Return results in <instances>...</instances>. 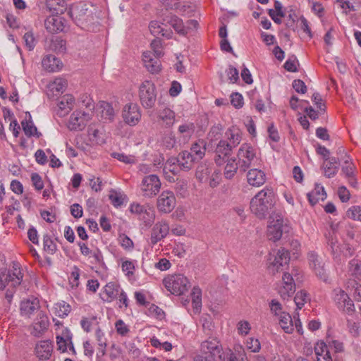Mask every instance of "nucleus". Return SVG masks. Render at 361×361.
Returning a JSON list of instances; mask_svg holds the SVG:
<instances>
[{
  "instance_id": "nucleus-1",
  "label": "nucleus",
  "mask_w": 361,
  "mask_h": 361,
  "mask_svg": "<svg viewBox=\"0 0 361 361\" xmlns=\"http://www.w3.org/2000/svg\"><path fill=\"white\" fill-rule=\"evenodd\" d=\"M68 13L75 24L82 30L93 32L99 25V10L93 4L84 2L75 4Z\"/></svg>"
},
{
  "instance_id": "nucleus-2",
  "label": "nucleus",
  "mask_w": 361,
  "mask_h": 361,
  "mask_svg": "<svg viewBox=\"0 0 361 361\" xmlns=\"http://www.w3.org/2000/svg\"><path fill=\"white\" fill-rule=\"evenodd\" d=\"M23 277V274L18 263H13L11 269L0 273V289L4 290L8 287L5 298L8 303L11 302L16 288L21 283Z\"/></svg>"
},
{
  "instance_id": "nucleus-3",
  "label": "nucleus",
  "mask_w": 361,
  "mask_h": 361,
  "mask_svg": "<svg viewBox=\"0 0 361 361\" xmlns=\"http://www.w3.org/2000/svg\"><path fill=\"white\" fill-rule=\"evenodd\" d=\"M290 227L287 219H284L281 212L269 216L267 226V235L269 240L276 241L281 239L283 233H288Z\"/></svg>"
},
{
  "instance_id": "nucleus-4",
  "label": "nucleus",
  "mask_w": 361,
  "mask_h": 361,
  "mask_svg": "<svg viewBox=\"0 0 361 361\" xmlns=\"http://www.w3.org/2000/svg\"><path fill=\"white\" fill-rule=\"evenodd\" d=\"M237 157L239 168L243 171L252 166L258 165L257 150L250 144H243L238 149Z\"/></svg>"
},
{
  "instance_id": "nucleus-5",
  "label": "nucleus",
  "mask_w": 361,
  "mask_h": 361,
  "mask_svg": "<svg viewBox=\"0 0 361 361\" xmlns=\"http://www.w3.org/2000/svg\"><path fill=\"white\" fill-rule=\"evenodd\" d=\"M139 98L142 106L145 109L154 107L157 97V87L154 83L149 80H145L139 86Z\"/></svg>"
},
{
  "instance_id": "nucleus-6",
  "label": "nucleus",
  "mask_w": 361,
  "mask_h": 361,
  "mask_svg": "<svg viewBox=\"0 0 361 361\" xmlns=\"http://www.w3.org/2000/svg\"><path fill=\"white\" fill-rule=\"evenodd\" d=\"M165 288L173 295H181L188 290V279L182 274L169 275L163 280Z\"/></svg>"
},
{
  "instance_id": "nucleus-7",
  "label": "nucleus",
  "mask_w": 361,
  "mask_h": 361,
  "mask_svg": "<svg viewBox=\"0 0 361 361\" xmlns=\"http://www.w3.org/2000/svg\"><path fill=\"white\" fill-rule=\"evenodd\" d=\"M201 351L205 355L203 361H217L221 357L222 348L219 341L215 338H209L201 344Z\"/></svg>"
},
{
  "instance_id": "nucleus-8",
  "label": "nucleus",
  "mask_w": 361,
  "mask_h": 361,
  "mask_svg": "<svg viewBox=\"0 0 361 361\" xmlns=\"http://www.w3.org/2000/svg\"><path fill=\"white\" fill-rule=\"evenodd\" d=\"M307 258L310 267L316 276L320 280L328 283L329 274L323 258L314 251H310L307 255Z\"/></svg>"
},
{
  "instance_id": "nucleus-9",
  "label": "nucleus",
  "mask_w": 361,
  "mask_h": 361,
  "mask_svg": "<svg viewBox=\"0 0 361 361\" xmlns=\"http://www.w3.org/2000/svg\"><path fill=\"white\" fill-rule=\"evenodd\" d=\"M121 117L123 122L130 126H135L141 120L142 111L140 107L135 103H128L122 109Z\"/></svg>"
},
{
  "instance_id": "nucleus-10",
  "label": "nucleus",
  "mask_w": 361,
  "mask_h": 361,
  "mask_svg": "<svg viewBox=\"0 0 361 361\" xmlns=\"http://www.w3.org/2000/svg\"><path fill=\"white\" fill-rule=\"evenodd\" d=\"M129 210L132 214H135L140 221H142L145 225H150L154 220V211L149 204H130Z\"/></svg>"
},
{
  "instance_id": "nucleus-11",
  "label": "nucleus",
  "mask_w": 361,
  "mask_h": 361,
  "mask_svg": "<svg viewBox=\"0 0 361 361\" xmlns=\"http://www.w3.org/2000/svg\"><path fill=\"white\" fill-rule=\"evenodd\" d=\"M297 275V270L293 269L292 273L285 272L282 277V282L279 287V294L283 299H288L295 291V283L293 276Z\"/></svg>"
},
{
  "instance_id": "nucleus-12",
  "label": "nucleus",
  "mask_w": 361,
  "mask_h": 361,
  "mask_svg": "<svg viewBox=\"0 0 361 361\" xmlns=\"http://www.w3.org/2000/svg\"><path fill=\"white\" fill-rule=\"evenodd\" d=\"M161 188V182L157 175L145 176L141 183L140 188L143 196L151 197L157 195Z\"/></svg>"
},
{
  "instance_id": "nucleus-13",
  "label": "nucleus",
  "mask_w": 361,
  "mask_h": 361,
  "mask_svg": "<svg viewBox=\"0 0 361 361\" xmlns=\"http://www.w3.org/2000/svg\"><path fill=\"white\" fill-rule=\"evenodd\" d=\"M91 119L92 114L90 112L75 111L70 117L68 128L71 130H82Z\"/></svg>"
},
{
  "instance_id": "nucleus-14",
  "label": "nucleus",
  "mask_w": 361,
  "mask_h": 361,
  "mask_svg": "<svg viewBox=\"0 0 361 361\" xmlns=\"http://www.w3.org/2000/svg\"><path fill=\"white\" fill-rule=\"evenodd\" d=\"M157 122L165 128H171L176 121V114L169 106H160L154 111Z\"/></svg>"
},
{
  "instance_id": "nucleus-15",
  "label": "nucleus",
  "mask_w": 361,
  "mask_h": 361,
  "mask_svg": "<svg viewBox=\"0 0 361 361\" xmlns=\"http://www.w3.org/2000/svg\"><path fill=\"white\" fill-rule=\"evenodd\" d=\"M78 245L80 247L81 254L83 256L88 257L90 262L93 264L94 267H102L105 264L102 253L98 248L91 250L82 242H78Z\"/></svg>"
},
{
  "instance_id": "nucleus-16",
  "label": "nucleus",
  "mask_w": 361,
  "mask_h": 361,
  "mask_svg": "<svg viewBox=\"0 0 361 361\" xmlns=\"http://www.w3.org/2000/svg\"><path fill=\"white\" fill-rule=\"evenodd\" d=\"M290 260L289 252L285 248L281 247L279 249L274 256L269 259V267L268 269L270 272L275 274L278 272L280 267L283 264H287Z\"/></svg>"
},
{
  "instance_id": "nucleus-17",
  "label": "nucleus",
  "mask_w": 361,
  "mask_h": 361,
  "mask_svg": "<svg viewBox=\"0 0 361 361\" xmlns=\"http://www.w3.org/2000/svg\"><path fill=\"white\" fill-rule=\"evenodd\" d=\"M49 326L48 316L43 311H39L30 327V334L35 337H39L47 330Z\"/></svg>"
},
{
  "instance_id": "nucleus-18",
  "label": "nucleus",
  "mask_w": 361,
  "mask_h": 361,
  "mask_svg": "<svg viewBox=\"0 0 361 361\" xmlns=\"http://www.w3.org/2000/svg\"><path fill=\"white\" fill-rule=\"evenodd\" d=\"M39 301L36 298H30L21 301L20 312L23 317L30 318L36 311L39 310Z\"/></svg>"
},
{
  "instance_id": "nucleus-19",
  "label": "nucleus",
  "mask_w": 361,
  "mask_h": 361,
  "mask_svg": "<svg viewBox=\"0 0 361 361\" xmlns=\"http://www.w3.org/2000/svg\"><path fill=\"white\" fill-rule=\"evenodd\" d=\"M66 20L58 15H51L44 21L47 30L51 33L63 32L65 28Z\"/></svg>"
},
{
  "instance_id": "nucleus-20",
  "label": "nucleus",
  "mask_w": 361,
  "mask_h": 361,
  "mask_svg": "<svg viewBox=\"0 0 361 361\" xmlns=\"http://www.w3.org/2000/svg\"><path fill=\"white\" fill-rule=\"evenodd\" d=\"M169 232V226L166 222H158L152 228L150 236V243L154 245L166 238Z\"/></svg>"
},
{
  "instance_id": "nucleus-21",
  "label": "nucleus",
  "mask_w": 361,
  "mask_h": 361,
  "mask_svg": "<svg viewBox=\"0 0 361 361\" xmlns=\"http://www.w3.org/2000/svg\"><path fill=\"white\" fill-rule=\"evenodd\" d=\"M159 57L153 55L150 51H144L142 54V61L147 70L152 73H157L161 70Z\"/></svg>"
},
{
  "instance_id": "nucleus-22",
  "label": "nucleus",
  "mask_w": 361,
  "mask_h": 361,
  "mask_svg": "<svg viewBox=\"0 0 361 361\" xmlns=\"http://www.w3.org/2000/svg\"><path fill=\"white\" fill-rule=\"evenodd\" d=\"M329 245L334 259L341 260L342 257L346 258L353 255V250L348 245H341L337 241L333 240H331Z\"/></svg>"
},
{
  "instance_id": "nucleus-23",
  "label": "nucleus",
  "mask_w": 361,
  "mask_h": 361,
  "mask_svg": "<svg viewBox=\"0 0 361 361\" xmlns=\"http://www.w3.org/2000/svg\"><path fill=\"white\" fill-rule=\"evenodd\" d=\"M334 233H338L342 238L353 239L355 235V228L347 221H341L336 225H331Z\"/></svg>"
},
{
  "instance_id": "nucleus-24",
  "label": "nucleus",
  "mask_w": 361,
  "mask_h": 361,
  "mask_svg": "<svg viewBox=\"0 0 361 361\" xmlns=\"http://www.w3.org/2000/svg\"><path fill=\"white\" fill-rule=\"evenodd\" d=\"M53 350L52 343L48 340L40 341L35 346L37 356L43 360L49 359Z\"/></svg>"
},
{
  "instance_id": "nucleus-25",
  "label": "nucleus",
  "mask_w": 361,
  "mask_h": 361,
  "mask_svg": "<svg viewBox=\"0 0 361 361\" xmlns=\"http://www.w3.org/2000/svg\"><path fill=\"white\" fill-rule=\"evenodd\" d=\"M75 98L72 94H66L61 97L59 101L58 106L59 115L64 116L67 115L74 107Z\"/></svg>"
},
{
  "instance_id": "nucleus-26",
  "label": "nucleus",
  "mask_w": 361,
  "mask_h": 361,
  "mask_svg": "<svg viewBox=\"0 0 361 361\" xmlns=\"http://www.w3.org/2000/svg\"><path fill=\"white\" fill-rule=\"evenodd\" d=\"M250 209L253 214L259 219H264L268 214L276 213L274 205L269 204H250Z\"/></svg>"
},
{
  "instance_id": "nucleus-27",
  "label": "nucleus",
  "mask_w": 361,
  "mask_h": 361,
  "mask_svg": "<svg viewBox=\"0 0 361 361\" xmlns=\"http://www.w3.org/2000/svg\"><path fill=\"white\" fill-rule=\"evenodd\" d=\"M247 182L250 185L259 187L266 181V175L262 170L252 169L247 173Z\"/></svg>"
},
{
  "instance_id": "nucleus-28",
  "label": "nucleus",
  "mask_w": 361,
  "mask_h": 361,
  "mask_svg": "<svg viewBox=\"0 0 361 361\" xmlns=\"http://www.w3.org/2000/svg\"><path fill=\"white\" fill-rule=\"evenodd\" d=\"M73 334L68 328H64L60 335L56 336L58 350L62 353L67 350L69 344H71Z\"/></svg>"
},
{
  "instance_id": "nucleus-29",
  "label": "nucleus",
  "mask_w": 361,
  "mask_h": 361,
  "mask_svg": "<svg viewBox=\"0 0 361 361\" xmlns=\"http://www.w3.org/2000/svg\"><path fill=\"white\" fill-rule=\"evenodd\" d=\"M42 65L49 72H57L61 69L63 66L61 61L52 54L44 56Z\"/></svg>"
},
{
  "instance_id": "nucleus-30",
  "label": "nucleus",
  "mask_w": 361,
  "mask_h": 361,
  "mask_svg": "<svg viewBox=\"0 0 361 361\" xmlns=\"http://www.w3.org/2000/svg\"><path fill=\"white\" fill-rule=\"evenodd\" d=\"M232 148L233 147L231 144H228L227 141L221 140L216 148V154L217 157L215 158L216 163L219 165L221 164L224 158L230 154Z\"/></svg>"
},
{
  "instance_id": "nucleus-31",
  "label": "nucleus",
  "mask_w": 361,
  "mask_h": 361,
  "mask_svg": "<svg viewBox=\"0 0 361 361\" xmlns=\"http://www.w3.org/2000/svg\"><path fill=\"white\" fill-rule=\"evenodd\" d=\"M88 137L92 142L97 145H103L105 143V135L104 132L100 130L96 124H91L87 130Z\"/></svg>"
},
{
  "instance_id": "nucleus-32",
  "label": "nucleus",
  "mask_w": 361,
  "mask_h": 361,
  "mask_svg": "<svg viewBox=\"0 0 361 361\" xmlns=\"http://www.w3.org/2000/svg\"><path fill=\"white\" fill-rule=\"evenodd\" d=\"M307 197L310 203H317L326 198V192L321 184L316 183L314 189L307 194Z\"/></svg>"
},
{
  "instance_id": "nucleus-33",
  "label": "nucleus",
  "mask_w": 361,
  "mask_h": 361,
  "mask_svg": "<svg viewBox=\"0 0 361 361\" xmlns=\"http://www.w3.org/2000/svg\"><path fill=\"white\" fill-rule=\"evenodd\" d=\"M340 162L338 159L331 157L326 159L323 163L324 175L328 178L334 176L339 168Z\"/></svg>"
},
{
  "instance_id": "nucleus-34",
  "label": "nucleus",
  "mask_w": 361,
  "mask_h": 361,
  "mask_svg": "<svg viewBox=\"0 0 361 361\" xmlns=\"http://www.w3.org/2000/svg\"><path fill=\"white\" fill-rule=\"evenodd\" d=\"M29 119H25L21 122L22 128L24 133L27 137H36L39 138L41 137L42 133L37 130V127L33 123L31 115L28 114Z\"/></svg>"
},
{
  "instance_id": "nucleus-35",
  "label": "nucleus",
  "mask_w": 361,
  "mask_h": 361,
  "mask_svg": "<svg viewBox=\"0 0 361 361\" xmlns=\"http://www.w3.org/2000/svg\"><path fill=\"white\" fill-rule=\"evenodd\" d=\"M274 201V193L271 189L264 188L259 191L250 203H271Z\"/></svg>"
},
{
  "instance_id": "nucleus-36",
  "label": "nucleus",
  "mask_w": 361,
  "mask_h": 361,
  "mask_svg": "<svg viewBox=\"0 0 361 361\" xmlns=\"http://www.w3.org/2000/svg\"><path fill=\"white\" fill-rule=\"evenodd\" d=\"M207 143L204 140L200 139L191 145L190 152L197 161L202 159L206 152Z\"/></svg>"
},
{
  "instance_id": "nucleus-37",
  "label": "nucleus",
  "mask_w": 361,
  "mask_h": 361,
  "mask_svg": "<svg viewBox=\"0 0 361 361\" xmlns=\"http://www.w3.org/2000/svg\"><path fill=\"white\" fill-rule=\"evenodd\" d=\"M66 7L65 0H46L45 8L51 15L62 13Z\"/></svg>"
},
{
  "instance_id": "nucleus-38",
  "label": "nucleus",
  "mask_w": 361,
  "mask_h": 361,
  "mask_svg": "<svg viewBox=\"0 0 361 361\" xmlns=\"http://www.w3.org/2000/svg\"><path fill=\"white\" fill-rule=\"evenodd\" d=\"M179 167L185 171L191 169L194 162L197 161L189 151H183L179 154V157L176 159Z\"/></svg>"
},
{
  "instance_id": "nucleus-39",
  "label": "nucleus",
  "mask_w": 361,
  "mask_h": 361,
  "mask_svg": "<svg viewBox=\"0 0 361 361\" xmlns=\"http://www.w3.org/2000/svg\"><path fill=\"white\" fill-rule=\"evenodd\" d=\"M149 29L152 35L154 36L161 35L167 39H170L173 35V32L171 30H165L162 27V24L157 20L150 22Z\"/></svg>"
},
{
  "instance_id": "nucleus-40",
  "label": "nucleus",
  "mask_w": 361,
  "mask_h": 361,
  "mask_svg": "<svg viewBox=\"0 0 361 361\" xmlns=\"http://www.w3.org/2000/svg\"><path fill=\"white\" fill-rule=\"evenodd\" d=\"M212 172L213 168L211 164H202L197 168L195 176L199 181L202 183H207L209 177Z\"/></svg>"
},
{
  "instance_id": "nucleus-41",
  "label": "nucleus",
  "mask_w": 361,
  "mask_h": 361,
  "mask_svg": "<svg viewBox=\"0 0 361 361\" xmlns=\"http://www.w3.org/2000/svg\"><path fill=\"white\" fill-rule=\"evenodd\" d=\"M96 341L98 345L97 357H102L106 354L107 347V340L104 333L100 328H97L95 331Z\"/></svg>"
},
{
  "instance_id": "nucleus-42",
  "label": "nucleus",
  "mask_w": 361,
  "mask_h": 361,
  "mask_svg": "<svg viewBox=\"0 0 361 361\" xmlns=\"http://www.w3.org/2000/svg\"><path fill=\"white\" fill-rule=\"evenodd\" d=\"M165 20L180 35H185V27L183 20L175 15L167 16Z\"/></svg>"
},
{
  "instance_id": "nucleus-43",
  "label": "nucleus",
  "mask_w": 361,
  "mask_h": 361,
  "mask_svg": "<svg viewBox=\"0 0 361 361\" xmlns=\"http://www.w3.org/2000/svg\"><path fill=\"white\" fill-rule=\"evenodd\" d=\"M191 298L193 312L199 313L202 307V290L199 287L195 286L192 288Z\"/></svg>"
},
{
  "instance_id": "nucleus-44",
  "label": "nucleus",
  "mask_w": 361,
  "mask_h": 361,
  "mask_svg": "<svg viewBox=\"0 0 361 361\" xmlns=\"http://www.w3.org/2000/svg\"><path fill=\"white\" fill-rule=\"evenodd\" d=\"M279 318V324L282 329L287 334H292L294 328L291 316L288 313L281 314Z\"/></svg>"
},
{
  "instance_id": "nucleus-45",
  "label": "nucleus",
  "mask_w": 361,
  "mask_h": 361,
  "mask_svg": "<svg viewBox=\"0 0 361 361\" xmlns=\"http://www.w3.org/2000/svg\"><path fill=\"white\" fill-rule=\"evenodd\" d=\"M109 198L112 203H125L128 198L125 192L121 189H112L109 191Z\"/></svg>"
},
{
  "instance_id": "nucleus-46",
  "label": "nucleus",
  "mask_w": 361,
  "mask_h": 361,
  "mask_svg": "<svg viewBox=\"0 0 361 361\" xmlns=\"http://www.w3.org/2000/svg\"><path fill=\"white\" fill-rule=\"evenodd\" d=\"M120 292L119 286L115 283L110 282L104 286V293L106 295V300L111 301L115 299Z\"/></svg>"
},
{
  "instance_id": "nucleus-47",
  "label": "nucleus",
  "mask_w": 361,
  "mask_h": 361,
  "mask_svg": "<svg viewBox=\"0 0 361 361\" xmlns=\"http://www.w3.org/2000/svg\"><path fill=\"white\" fill-rule=\"evenodd\" d=\"M71 306L64 301L59 302L54 305V313L56 316L63 318L70 313Z\"/></svg>"
},
{
  "instance_id": "nucleus-48",
  "label": "nucleus",
  "mask_w": 361,
  "mask_h": 361,
  "mask_svg": "<svg viewBox=\"0 0 361 361\" xmlns=\"http://www.w3.org/2000/svg\"><path fill=\"white\" fill-rule=\"evenodd\" d=\"M195 130V126L192 122H186L178 126V132L183 137L189 139L194 134Z\"/></svg>"
},
{
  "instance_id": "nucleus-49",
  "label": "nucleus",
  "mask_w": 361,
  "mask_h": 361,
  "mask_svg": "<svg viewBox=\"0 0 361 361\" xmlns=\"http://www.w3.org/2000/svg\"><path fill=\"white\" fill-rule=\"evenodd\" d=\"M333 295L334 302L338 308L341 306H344L347 300L350 298L345 292L341 288L334 289Z\"/></svg>"
},
{
  "instance_id": "nucleus-50",
  "label": "nucleus",
  "mask_w": 361,
  "mask_h": 361,
  "mask_svg": "<svg viewBox=\"0 0 361 361\" xmlns=\"http://www.w3.org/2000/svg\"><path fill=\"white\" fill-rule=\"evenodd\" d=\"M310 301L309 294L304 290L298 291L295 298L294 302L297 307V310H300L305 305V303Z\"/></svg>"
},
{
  "instance_id": "nucleus-51",
  "label": "nucleus",
  "mask_w": 361,
  "mask_h": 361,
  "mask_svg": "<svg viewBox=\"0 0 361 361\" xmlns=\"http://www.w3.org/2000/svg\"><path fill=\"white\" fill-rule=\"evenodd\" d=\"M102 117L105 120L113 121L115 112L113 106L108 102H102L101 104Z\"/></svg>"
},
{
  "instance_id": "nucleus-52",
  "label": "nucleus",
  "mask_w": 361,
  "mask_h": 361,
  "mask_svg": "<svg viewBox=\"0 0 361 361\" xmlns=\"http://www.w3.org/2000/svg\"><path fill=\"white\" fill-rule=\"evenodd\" d=\"M238 162L236 163L235 159H230L226 163L224 169V176L227 179L232 178L237 172Z\"/></svg>"
},
{
  "instance_id": "nucleus-53",
  "label": "nucleus",
  "mask_w": 361,
  "mask_h": 361,
  "mask_svg": "<svg viewBox=\"0 0 361 361\" xmlns=\"http://www.w3.org/2000/svg\"><path fill=\"white\" fill-rule=\"evenodd\" d=\"M349 270L356 279L361 280V261L353 259L349 262Z\"/></svg>"
},
{
  "instance_id": "nucleus-54",
  "label": "nucleus",
  "mask_w": 361,
  "mask_h": 361,
  "mask_svg": "<svg viewBox=\"0 0 361 361\" xmlns=\"http://www.w3.org/2000/svg\"><path fill=\"white\" fill-rule=\"evenodd\" d=\"M66 85L67 82L64 79L58 78L49 85V88L53 92H60L66 89Z\"/></svg>"
},
{
  "instance_id": "nucleus-55",
  "label": "nucleus",
  "mask_w": 361,
  "mask_h": 361,
  "mask_svg": "<svg viewBox=\"0 0 361 361\" xmlns=\"http://www.w3.org/2000/svg\"><path fill=\"white\" fill-rule=\"evenodd\" d=\"M226 135L228 136V139L229 140L228 144H231L233 148L235 147L238 145L240 144L241 136L238 130L229 129L226 132Z\"/></svg>"
},
{
  "instance_id": "nucleus-56",
  "label": "nucleus",
  "mask_w": 361,
  "mask_h": 361,
  "mask_svg": "<svg viewBox=\"0 0 361 361\" xmlns=\"http://www.w3.org/2000/svg\"><path fill=\"white\" fill-rule=\"evenodd\" d=\"M161 143L166 149L173 148L176 144L175 135L172 132L166 133L162 137Z\"/></svg>"
},
{
  "instance_id": "nucleus-57",
  "label": "nucleus",
  "mask_w": 361,
  "mask_h": 361,
  "mask_svg": "<svg viewBox=\"0 0 361 361\" xmlns=\"http://www.w3.org/2000/svg\"><path fill=\"white\" fill-rule=\"evenodd\" d=\"M44 250L49 254L53 255L56 251V245L48 235L43 237Z\"/></svg>"
},
{
  "instance_id": "nucleus-58",
  "label": "nucleus",
  "mask_w": 361,
  "mask_h": 361,
  "mask_svg": "<svg viewBox=\"0 0 361 361\" xmlns=\"http://www.w3.org/2000/svg\"><path fill=\"white\" fill-rule=\"evenodd\" d=\"M348 218L355 221H361V206L354 205L349 208L346 212Z\"/></svg>"
},
{
  "instance_id": "nucleus-59",
  "label": "nucleus",
  "mask_w": 361,
  "mask_h": 361,
  "mask_svg": "<svg viewBox=\"0 0 361 361\" xmlns=\"http://www.w3.org/2000/svg\"><path fill=\"white\" fill-rule=\"evenodd\" d=\"M176 159L171 158L167 160L164 166V173H171L173 175H176L178 173V167L179 166L178 164H176Z\"/></svg>"
},
{
  "instance_id": "nucleus-60",
  "label": "nucleus",
  "mask_w": 361,
  "mask_h": 361,
  "mask_svg": "<svg viewBox=\"0 0 361 361\" xmlns=\"http://www.w3.org/2000/svg\"><path fill=\"white\" fill-rule=\"evenodd\" d=\"M112 157L125 164H133L135 163V158L132 155H126L124 153L113 152Z\"/></svg>"
},
{
  "instance_id": "nucleus-61",
  "label": "nucleus",
  "mask_w": 361,
  "mask_h": 361,
  "mask_svg": "<svg viewBox=\"0 0 361 361\" xmlns=\"http://www.w3.org/2000/svg\"><path fill=\"white\" fill-rule=\"evenodd\" d=\"M176 197L173 192L171 190H164L159 196L157 203H173Z\"/></svg>"
},
{
  "instance_id": "nucleus-62",
  "label": "nucleus",
  "mask_w": 361,
  "mask_h": 361,
  "mask_svg": "<svg viewBox=\"0 0 361 361\" xmlns=\"http://www.w3.org/2000/svg\"><path fill=\"white\" fill-rule=\"evenodd\" d=\"M246 348L252 353H258L261 349V344L258 339L249 338L246 341Z\"/></svg>"
},
{
  "instance_id": "nucleus-63",
  "label": "nucleus",
  "mask_w": 361,
  "mask_h": 361,
  "mask_svg": "<svg viewBox=\"0 0 361 361\" xmlns=\"http://www.w3.org/2000/svg\"><path fill=\"white\" fill-rule=\"evenodd\" d=\"M151 49L153 51V55L157 57H161L163 56L162 44L161 41L159 39H154L150 44Z\"/></svg>"
},
{
  "instance_id": "nucleus-64",
  "label": "nucleus",
  "mask_w": 361,
  "mask_h": 361,
  "mask_svg": "<svg viewBox=\"0 0 361 361\" xmlns=\"http://www.w3.org/2000/svg\"><path fill=\"white\" fill-rule=\"evenodd\" d=\"M217 361H238V359L231 349H227L221 352V357Z\"/></svg>"
}]
</instances>
